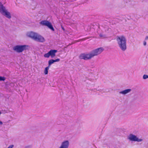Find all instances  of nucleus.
I'll list each match as a JSON object with an SVG mask.
<instances>
[{"label": "nucleus", "instance_id": "f257e3e1", "mask_svg": "<svg viewBox=\"0 0 148 148\" xmlns=\"http://www.w3.org/2000/svg\"><path fill=\"white\" fill-rule=\"evenodd\" d=\"M104 50L102 47L98 48L93 50L87 53H82L79 56L80 59L86 60H88L100 54Z\"/></svg>", "mask_w": 148, "mask_h": 148}, {"label": "nucleus", "instance_id": "f03ea898", "mask_svg": "<svg viewBox=\"0 0 148 148\" xmlns=\"http://www.w3.org/2000/svg\"><path fill=\"white\" fill-rule=\"evenodd\" d=\"M116 41L119 47L123 51H125L127 49L126 39L123 36H117Z\"/></svg>", "mask_w": 148, "mask_h": 148}, {"label": "nucleus", "instance_id": "7ed1b4c3", "mask_svg": "<svg viewBox=\"0 0 148 148\" xmlns=\"http://www.w3.org/2000/svg\"><path fill=\"white\" fill-rule=\"evenodd\" d=\"M28 47L29 46L26 45H17L13 47V50L16 52L19 53L27 49Z\"/></svg>", "mask_w": 148, "mask_h": 148}, {"label": "nucleus", "instance_id": "20e7f679", "mask_svg": "<svg viewBox=\"0 0 148 148\" xmlns=\"http://www.w3.org/2000/svg\"><path fill=\"white\" fill-rule=\"evenodd\" d=\"M0 12L7 18H11V16L10 13L7 11L5 7L3 6L1 2H0Z\"/></svg>", "mask_w": 148, "mask_h": 148}, {"label": "nucleus", "instance_id": "39448f33", "mask_svg": "<svg viewBox=\"0 0 148 148\" xmlns=\"http://www.w3.org/2000/svg\"><path fill=\"white\" fill-rule=\"evenodd\" d=\"M127 138L131 142H140L143 141L142 139L138 138L136 136L133 134H130L127 136Z\"/></svg>", "mask_w": 148, "mask_h": 148}, {"label": "nucleus", "instance_id": "423d86ee", "mask_svg": "<svg viewBox=\"0 0 148 148\" xmlns=\"http://www.w3.org/2000/svg\"><path fill=\"white\" fill-rule=\"evenodd\" d=\"M58 51L55 49H51L47 53H45L44 55V57L45 58H49L51 56L52 58L56 56V53Z\"/></svg>", "mask_w": 148, "mask_h": 148}, {"label": "nucleus", "instance_id": "0eeeda50", "mask_svg": "<svg viewBox=\"0 0 148 148\" xmlns=\"http://www.w3.org/2000/svg\"><path fill=\"white\" fill-rule=\"evenodd\" d=\"M40 24L42 25L47 26L52 31H54V29L51 23L48 21L46 20L42 21L40 22Z\"/></svg>", "mask_w": 148, "mask_h": 148}, {"label": "nucleus", "instance_id": "6e6552de", "mask_svg": "<svg viewBox=\"0 0 148 148\" xmlns=\"http://www.w3.org/2000/svg\"><path fill=\"white\" fill-rule=\"evenodd\" d=\"M69 145V141L68 140H65L62 142L59 148H68Z\"/></svg>", "mask_w": 148, "mask_h": 148}, {"label": "nucleus", "instance_id": "1a4fd4ad", "mask_svg": "<svg viewBox=\"0 0 148 148\" xmlns=\"http://www.w3.org/2000/svg\"><path fill=\"white\" fill-rule=\"evenodd\" d=\"M37 33L34 32H27V35L28 37L35 40V38H36L37 35Z\"/></svg>", "mask_w": 148, "mask_h": 148}, {"label": "nucleus", "instance_id": "9d476101", "mask_svg": "<svg viewBox=\"0 0 148 148\" xmlns=\"http://www.w3.org/2000/svg\"><path fill=\"white\" fill-rule=\"evenodd\" d=\"M35 40L38 42H43L45 41V39L43 36L38 33L36 38H35Z\"/></svg>", "mask_w": 148, "mask_h": 148}, {"label": "nucleus", "instance_id": "9b49d317", "mask_svg": "<svg viewBox=\"0 0 148 148\" xmlns=\"http://www.w3.org/2000/svg\"><path fill=\"white\" fill-rule=\"evenodd\" d=\"M132 90L130 89H128L124 90H123L122 91H120L119 92V93L123 95H125L127 93H130L131 91Z\"/></svg>", "mask_w": 148, "mask_h": 148}, {"label": "nucleus", "instance_id": "f8f14e48", "mask_svg": "<svg viewBox=\"0 0 148 148\" xmlns=\"http://www.w3.org/2000/svg\"><path fill=\"white\" fill-rule=\"evenodd\" d=\"M54 62V60L51 59L48 61V66L50 67L51 65Z\"/></svg>", "mask_w": 148, "mask_h": 148}, {"label": "nucleus", "instance_id": "ddd939ff", "mask_svg": "<svg viewBox=\"0 0 148 148\" xmlns=\"http://www.w3.org/2000/svg\"><path fill=\"white\" fill-rule=\"evenodd\" d=\"M49 67L48 66L45 68L44 71V73L45 75H47L48 74V70L49 69Z\"/></svg>", "mask_w": 148, "mask_h": 148}, {"label": "nucleus", "instance_id": "4468645a", "mask_svg": "<svg viewBox=\"0 0 148 148\" xmlns=\"http://www.w3.org/2000/svg\"><path fill=\"white\" fill-rule=\"evenodd\" d=\"M99 36L100 37L103 38H105L106 37V36L105 35H103L102 34H99Z\"/></svg>", "mask_w": 148, "mask_h": 148}, {"label": "nucleus", "instance_id": "2eb2a0df", "mask_svg": "<svg viewBox=\"0 0 148 148\" xmlns=\"http://www.w3.org/2000/svg\"><path fill=\"white\" fill-rule=\"evenodd\" d=\"M148 78V75H144L143 76V78L144 79H146Z\"/></svg>", "mask_w": 148, "mask_h": 148}, {"label": "nucleus", "instance_id": "dca6fc26", "mask_svg": "<svg viewBox=\"0 0 148 148\" xmlns=\"http://www.w3.org/2000/svg\"><path fill=\"white\" fill-rule=\"evenodd\" d=\"M5 80V78L4 77L0 76V81H4Z\"/></svg>", "mask_w": 148, "mask_h": 148}, {"label": "nucleus", "instance_id": "f3484780", "mask_svg": "<svg viewBox=\"0 0 148 148\" xmlns=\"http://www.w3.org/2000/svg\"><path fill=\"white\" fill-rule=\"evenodd\" d=\"M60 61V59L59 58H58L55 60H54V62H59Z\"/></svg>", "mask_w": 148, "mask_h": 148}, {"label": "nucleus", "instance_id": "a211bd4d", "mask_svg": "<svg viewBox=\"0 0 148 148\" xmlns=\"http://www.w3.org/2000/svg\"><path fill=\"white\" fill-rule=\"evenodd\" d=\"M14 145H10L7 148H13Z\"/></svg>", "mask_w": 148, "mask_h": 148}, {"label": "nucleus", "instance_id": "6ab92c4d", "mask_svg": "<svg viewBox=\"0 0 148 148\" xmlns=\"http://www.w3.org/2000/svg\"><path fill=\"white\" fill-rule=\"evenodd\" d=\"M143 45L144 46H145L146 45V42L145 41L143 42Z\"/></svg>", "mask_w": 148, "mask_h": 148}, {"label": "nucleus", "instance_id": "aec40b11", "mask_svg": "<svg viewBox=\"0 0 148 148\" xmlns=\"http://www.w3.org/2000/svg\"><path fill=\"white\" fill-rule=\"evenodd\" d=\"M148 39V36H146V37L145 38V40H147Z\"/></svg>", "mask_w": 148, "mask_h": 148}, {"label": "nucleus", "instance_id": "412c9836", "mask_svg": "<svg viewBox=\"0 0 148 148\" xmlns=\"http://www.w3.org/2000/svg\"><path fill=\"white\" fill-rule=\"evenodd\" d=\"M3 124V123L2 122L0 121V125H1Z\"/></svg>", "mask_w": 148, "mask_h": 148}, {"label": "nucleus", "instance_id": "4be33fe9", "mask_svg": "<svg viewBox=\"0 0 148 148\" xmlns=\"http://www.w3.org/2000/svg\"><path fill=\"white\" fill-rule=\"evenodd\" d=\"M62 29L63 30H64V28L62 27Z\"/></svg>", "mask_w": 148, "mask_h": 148}]
</instances>
